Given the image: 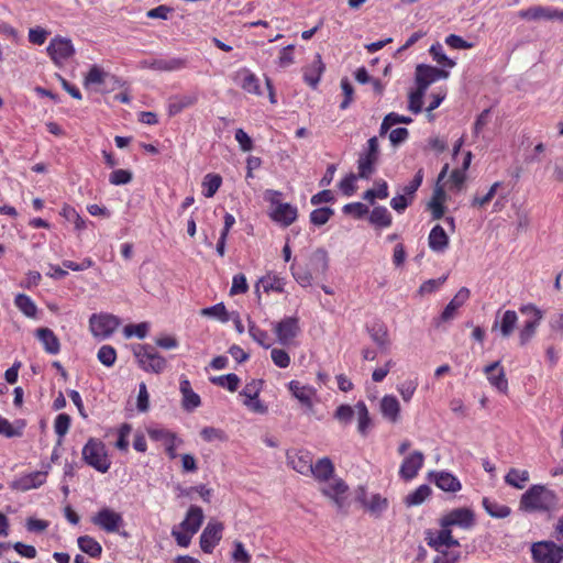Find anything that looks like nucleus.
Wrapping results in <instances>:
<instances>
[{
    "mask_svg": "<svg viewBox=\"0 0 563 563\" xmlns=\"http://www.w3.org/2000/svg\"><path fill=\"white\" fill-rule=\"evenodd\" d=\"M558 505L555 493L544 485H532L522 494L519 500V509L528 514L551 512Z\"/></svg>",
    "mask_w": 563,
    "mask_h": 563,
    "instance_id": "obj_1",
    "label": "nucleus"
},
{
    "mask_svg": "<svg viewBox=\"0 0 563 563\" xmlns=\"http://www.w3.org/2000/svg\"><path fill=\"white\" fill-rule=\"evenodd\" d=\"M203 519V510L199 506L191 505L188 508L184 520L172 529V536L176 543L181 548H188L191 543L192 537L201 528Z\"/></svg>",
    "mask_w": 563,
    "mask_h": 563,
    "instance_id": "obj_2",
    "label": "nucleus"
},
{
    "mask_svg": "<svg viewBox=\"0 0 563 563\" xmlns=\"http://www.w3.org/2000/svg\"><path fill=\"white\" fill-rule=\"evenodd\" d=\"M85 462L97 470L106 473L110 468L111 461L108 456L106 445L98 439H89L82 449Z\"/></svg>",
    "mask_w": 563,
    "mask_h": 563,
    "instance_id": "obj_3",
    "label": "nucleus"
},
{
    "mask_svg": "<svg viewBox=\"0 0 563 563\" xmlns=\"http://www.w3.org/2000/svg\"><path fill=\"white\" fill-rule=\"evenodd\" d=\"M519 310L522 314L528 317L518 333L520 345L525 346L536 336L543 319V311L533 303L523 305Z\"/></svg>",
    "mask_w": 563,
    "mask_h": 563,
    "instance_id": "obj_4",
    "label": "nucleus"
},
{
    "mask_svg": "<svg viewBox=\"0 0 563 563\" xmlns=\"http://www.w3.org/2000/svg\"><path fill=\"white\" fill-rule=\"evenodd\" d=\"M533 563H562L563 547L552 540L533 542L530 547Z\"/></svg>",
    "mask_w": 563,
    "mask_h": 563,
    "instance_id": "obj_5",
    "label": "nucleus"
},
{
    "mask_svg": "<svg viewBox=\"0 0 563 563\" xmlns=\"http://www.w3.org/2000/svg\"><path fill=\"white\" fill-rule=\"evenodd\" d=\"M121 324V320L111 313H93L89 318V328L95 336L109 338Z\"/></svg>",
    "mask_w": 563,
    "mask_h": 563,
    "instance_id": "obj_6",
    "label": "nucleus"
},
{
    "mask_svg": "<svg viewBox=\"0 0 563 563\" xmlns=\"http://www.w3.org/2000/svg\"><path fill=\"white\" fill-rule=\"evenodd\" d=\"M440 527H459L468 530L475 525V514L470 508H455L443 515L439 520Z\"/></svg>",
    "mask_w": 563,
    "mask_h": 563,
    "instance_id": "obj_7",
    "label": "nucleus"
},
{
    "mask_svg": "<svg viewBox=\"0 0 563 563\" xmlns=\"http://www.w3.org/2000/svg\"><path fill=\"white\" fill-rule=\"evenodd\" d=\"M46 52L54 64L60 66L75 54V48L69 38L57 35L51 40Z\"/></svg>",
    "mask_w": 563,
    "mask_h": 563,
    "instance_id": "obj_8",
    "label": "nucleus"
},
{
    "mask_svg": "<svg viewBox=\"0 0 563 563\" xmlns=\"http://www.w3.org/2000/svg\"><path fill=\"white\" fill-rule=\"evenodd\" d=\"M224 526L217 519H210L200 534V548L205 553H212L222 539Z\"/></svg>",
    "mask_w": 563,
    "mask_h": 563,
    "instance_id": "obj_9",
    "label": "nucleus"
},
{
    "mask_svg": "<svg viewBox=\"0 0 563 563\" xmlns=\"http://www.w3.org/2000/svg\"><path fill=\"white\" fill-rule=\"evenodd\" d=\"M424 539L430 548L441 553L445 552L443 548L460 547L459 540L453 538L452 529L449 527H441L437 532L428 530Z\"/></svg>",
    "mask_w": 563,
    "mask_h": 563,
    "instance_id": "obj_10",
    "label": "nucleus"
},
{
    "mask_svg": "<svg viewBox=\"0 0 563 563\" xmlns=\"http://www.w3.org/2000/svg\"><path fill=\"white\" fill-rule=\"evenodd\" d=\"M91 521L93 525L104 530L106 532H117L119 528L123 525L122 516L119 512L107 507L100 509L91 518Z\"/></svg>",
    "mask_w": 563,
    "mask_h": 563,
    "instance_id": "obj_11",
    "label": "nucleus"
},
{
    "mask_svg": "<svg viewBox=\"0 0 563 563\" xmlns=\"http://www.w3.org/2000/svg\"><path fill=\"white\" fill-rule=\"evenodd\" d=\"M288 465L303 476L312 472L313 455L308 450H295L287 453Z\"/></svg>",
    "mask_w": 563,
    "mask_h": 563,
    "instance_id": "obj_12",
    "label": "nucleus"
},
{
    "mask_svg": "<svg viewBox=\"0 0 563 563\" xmlns=\"http://www.w3.org/2000/svg\"><path fill=\"white\" fill-rule=\"evenodd\" d=\"M518 316L514 310H498L492 331H498L503 338H509L517 328Z\"/></svg>",
    "mask_w": 563,
    "mask_h": 563,
    "instance_id": "obj_13",
    "label": "nucleus"
},
{
    "mask_svg": "<svg viewBox=\"0 0 563 563\" xmlns=\"http://www.w3.org/2000/svg\"><path fill=\"white\" fill-rule=\"evenodd\" d=\"M290 394L308 410H311L317 397V389L310 385H303L298 380L288 383Z\"/></svg>",
    "mask_w": 563,
    "mask_h": 563,
    "instance_id": "obj_14",
    "label": "nucleus"
},
{
    "mask_svg": "<svg viewBox=\"0 0 563 563\" xmlns=\"http://www.w3.org/2000/svg\"><path fill=\"white\" fill-rule=\"evenodd\" d=\"M424 455L420 451H413L406 456L399 468V476L405 481L413 479L422 468Z\"/></svg>",
    "mask_w": 563,
    "mask_h": 563,
    "instance_id": "obj_15",
    "label": "nucleus"
},
{
    "mask_svg": "<svg viewBox=\"0 0 563 563\" xmlns=\"http://www.w3.org/2000/svg\"><path fill=\"white\" fill-rule=\"evenodd\" d=\"M448 71L429 65L421 64L418 65L416 68L417 85L418 87L423 88L426 90L432 82L441 78H448Z\"/></svg>",
    "mask_w": 563,
    "mask_h": 563,
    "instance_id": "obj_16",
    "label": "nucleus"
},
{
    "mask_svg": "<svg viewBox=\"0 0 563 563\" xmlns=\"http://www.w3.org/2000/svg\"><path fill=\"white\" fill-rule=\"evenodd\" d=\"M274 331L277 340L283 345H288L299 331L298 320L296 318H285L275 323Z\"/></svg>",
    "mask_w": 563,
    "mask_h": 563,
    "instance_id": "obj_17",
    "label": "nucleus"
},
{
    "mask_svg": "<svg viewBox=\"0 0 563 563\" xmlns=\"http://www.w3.org/2000/svg\"><path fill=\"white\" fill-rule=\"evenodd\" d=\"M470 295V289L462 287L442 311L438 319V324L453 320L457 314V310L468 300Z\"/></svg>",
    "mask_w": 563,
    "mask_h": 563,
    "instance_id": "obj_18",
    "label": "nucleus"
},
{
    "mask_svg": "<svg viewBox=\"0 0 563 563\" xmlns=\"http://www.w3.org/2000/svg\"><path fill=\"white\" fill-rule=\"evenodd\" d=\"M556 9L543 5H532L517 12L526 21L556 20Z\"/></svg>",
    "mask_w": 563,
    "mask_h": 563,
    "instance_id": "obj_19",
    "label": "nucleus"
},
{
    "mask_svg": "<svg viewBox=\"0 0 563 563\" xmlns=\"http://www.w3.org/2000/svg\"><path fill=\"white\" fill-rule=\"evenodd\" d=\"M297 216V208L288 202L278 205L269 211L271 219L283 227H289L292 224L296 221Z\"/></svg>",
    "mask_w": 563,
    "mask_h": 563,
    "instance_id": "obj_20",
    "label": "nucleus"
},
{
    "mask_svg": "<svg viewBox=\"0 0 563 563\" xmlns=\"http://www.w3.org/2000/svg\"><path fill=\"white\" fill-rule=\"evenodd\" d=\"M484 372L487 376L489 384L496 388L499 393L506 394L508 390V382L505 376L504 368L499 362H493L485 366Z\"/></svg>",
    "mask_w": 563,
    "mask_h": 563,
    "instance_id": "obj_21",
    "label": "nucleus"
},
{
    "mask_svg": "<svg viewBox=\"0 0 563 563\" xmlns=\"http://www.w3.org/2000/svg\"><path fill=\"white\" fill-rule=\"evenodd\" d=\"M47 476V471H36L20 476L14 482V487L19 490L26 492L42 486Z\"/></svg>",
    "mask_w": 563,
    "mask_h": 563,
    "instance_id": "obj_22",
    "label": "nucleus"
},
{
    "mask_svg": "<svg viewBox=\"0 0 563 563\" xmlns=\"http://www.w3.org/2000/svg\"><path fill=\"white\" fill-rule=\"evenodd\" d=\"M235 78L238 80V84L244 91L256 96H260L262 93L260 79L249 68H242L239 71H236Z\"/></svg>",
    "mask_w": 563,
    "mask_h": 563,
    "instance_id": "obj_23",
    "label": "nucleus"
},
{
    "mask_svg": "<svg viewBox=\"0 0 563 563\" xmlns=\"http://www.w3.org/2000/svg\"><path fill=\"white\" fill-rule=\"evenodd\" d=\"M432 475L434 476V484L443 492L457 493L462 489L460 479L450 472H434Z\"/></svg>",
    "mask_w": 563,
    "mask_h": 563,
    "instance_id": "obj_24",
    "label": "nucleus"
},
{
    "mask_svg": "<svg viewBox=\"0 0 563 563\" xmlns=\"http://www.w3.org/2000/svg\"><path fill=\"white\" fill-rule=\"evenodd\" d=\"M382 416L389 422L396 423L400 419V404L393 395H385L379 404Z\"/></svg>",
    "mask_w": 563,
    "mask_h": 563,
    "instance_id": "obj_25",
    "label": "nucleus"
},
{
    "mask_svg": "<svg viewBox=\"0 0 563 563\" xmlns=\"http://www.w3.org/2000/svg\"><path fill=\"white\" fill-rule=\"evenodd\" d=\"M346 490L347 485L341 478L334 477H332L328 485L321 489L322 494L331 498L339 508L343 506V496Z\"/></svg>",
    "mask_w": 563,
    "mask_h": 563,
    "instance_id": "obj_26",
    "label": "nucleus"
},
{
    "mask_svg": "<svg viewBox=\"0 0 563 563\" xmlns=\"http://www.w3.org/2000/svg\"><path fill=\"white\" fill-rule=\"evenodd\" d=\"M428 245L435 253H444L449 246V236L445 230L437 224L432 228L428 236Z\"/></svg>",
    "mask_w": 563,
    "mask_h": 563,
    "instance_id": "obj_27",
    "label": "nucleus"
},
{
    "mask_svg": "<svg viewBox=\"0 0 563 563\" xmlns=\"http://www.w3.org/2000/svg\"><path fill=\"white\" fill-rule=\"evenodd\" d=\"M334 474V465L329 457L319 459L312 464L310 476L320 483H328Z\"/></svg>",
    "mask_w": 563,
    "mask_h": 563,
    "instance_id": "obj_28",
    "label": "nucleus"
},
{
    "mask_svg": "<svg viewBox=\"0 0 563 563\" xmlns=\"http://www.w3.org/2000/svg\"><path fill=\"white\" fill-rule=\"evenodd\" d=\"M324 71V64L321 60L320 54L316 55V59L303 68V80L311 88H317L321 75Z\"/></svg>",
    "mask_w": 563,
    "mask_h": 563,
    "instance_id": "obj_29",
    "label": "nucleus"
},
{
    "mask_svg": "<svg viewBox=\"0 0 563 563\" xmlns=\"http://www.w3.org/2000/svg\"><path fill=\"white\" fill-rule=\"evenodd\" d=\"M147 434L151 440L159 443L163 448L172 443H183V439L177 437L176 433L162 427L147 428Z\"/></svg>",
    "mask_w": 563,
    "mask_h": 563,
    "instance_id": "obj_30",
    "label": "nucleus"
},
{
    "mask_svg": "<svg viewBox=\"0 0 563 563\" xmlns=\"http://www.w3.org/2000/svg\"><path fill=\"white\" fill-rule=\"evenodd\" d=\"M185 67V62L179 58L154 59L152 62L143 59V68H151L161 71H175Z\"/></svg>",
    "mask_w": 563,
    "mask_h": 563,
    "instance_id": "obj_31",
    "label": "nucleus"
},
{
    "mask_svg": "<svg viewBox=\"0 0 563 563\" xmlns=\"http://www.w3.org/2000/svg\"><path fill=\"white\" fill-rule=\"evenodd\" d=\"M308 266L316 275H324L329 267V256L324 249H317L311 253Z\"/></svg>",
    "mask_w": 563,
    "mask_h": 563,
    "instance_id": "obj_32",
    "label": "nucleus"
},
{
    "mask_svg": "<svg viewBox=\"0 0 563 563\" xmlns=\"http://www.w3.org/2000/svg\"><path fill=\"white\" fill-rule=\"evenodd\" d=\"M198 101V95L195 92L175 96L170 98L168 104L169 114L175 115L181 112L184 109L194 106Z\"/></svg>",
    "mask_w": 563,
    "mask_h": 563,
    "instance_id": "obj_33",
    "label": "nucleus"
},
{
    "mask_svg": "<svg viewBox=\"0 0 563 563\" xmlns=\"http://www.w3.org/2000/svg\"><path fill=\"white\" fill-rule=\"evenodd\" d=\"M25 421L22 419L10 422L8 419L0 416V435L5 438H16L23 434Z\"/></svg>",
    "mask_w": 563,
    "mask_h": 563,
    "instance_id": "obj_34",
    "label": "nucleus"
},
{
    "mask_svg": "<svg viewBox=\"0 0 563 563\" xmlns=\"http://www.w3.org/2000/svg\"><path fill=\"white\" fill-rule=\"evenodd\" d=\"M59 214L68 222L73 223L75 230L80 232L86 229L87 221L84 219L77 210L70 205L64 203L62 207Z\"/></svg>",
    "mask_w": 563,
    "mask_h": 563,
    "instance_id": "obj_35",
    "label": "nucleus"
},
{
    "mask_svg": "<svg viewBox=\"0 0 563 563\" xmlns=\"http://www.w3.org/2000/svg\"><path fill=\"white\" fill-rule=\"evenodd\" d=\"M36 338L43 344L46 352H58L59 341L51 329L41 328L36 330Z\"/></svg>",
    "mask_w": 563,
    "mask_h": 563,
    "instance_id": "obj_36",
    "label": "nucleus"
},
{
    "mask_svg": "<svg viewBox=\"0 0 563 563\" xmlns=\"http://www.w3.org/2000/svg\"><path fill=\"white\" fill-rule=\"evenodd\" d=\"M14 305L27 318H35L37 314L35 302L25 294H18L14 298Z\"/></svg>",
    "mask_w": 563,
    "mask_h": 563,
    "instance_id": "obj_37",
    "label": "nucleus"
},
{
    "mask_svg": "<svg viewBox=\"0 0 563 563\" xmlns=\"http://www.w3.org/2000/svg\"><path fill=\"white\" fill-rule=\"evenodd\" d=\"M391 214L386 207H375L369 214V222L379 228H388L391 225Z\"/></svg>",
    "mask_w": 563,
    "mask_h": 563,
    "instance_id": "obj_38",
    "label": "nucleus"
},
{
    "mask_svg": "<svg viewBox=\"0 0 563 563\" xmlns=\"http://www.w3.org/2000/svg\"><path fill=\"white\" fill-rule=\"evenodd\" d=\"M483 506L489 516L498 519L506 518L511 512L510 508L507 505L500 504L489 498L483 499Z\"/></svg>",
    "mask_w": 563,
    "mask_h": 563,
    "instance_id": "obj_39",
    "label": "nucleus"
},
{
    "mask_svg": "<svg viewBox=\"0 0 563 563\" xmlns=\"http://www.w3.org/2000/svg\"><path fill=\"white\" fill-rule=\"evenodd\" d=\"M258 284L263 287L265 292H283L285 290L286 282L277 275L267 274L260 279Z\"/></svg>",
    "mask_w": 563,
    "mask_h": 563,
    "instance_id": "obj_40",
    "label": "nucleus"
},
{
    "mask_svg": "<svg viewBox=\"0 0 563 563\" xmlns=\"http://www.w3.org/2000/svg\"><path fill=\"white\" fill-rule=\"evenodd\" d=\"M77 543L79 549L90 555L91 558L100 556L102 552V548L100 543L95 540L92 537L82 536L77 539Z\"/></svg>",
    "mask_w": 563,
    "mask_h": 563,
    "instance_id": "obj_41",
    "label": "nucleus"
},
{
    "mask_svg": "<svg viewBox=\"0 0 563 563\" xmlns=\"http://www.w3.org/2000/svg\"><path fill=\"white\" fill-rule=\"evenodd\" d=\"M355 415L357 416L358 432L365 435L371 427V417L364 401H358L355 405Z\"/></svg>",
    "mask_w": 563,
    "mask_h": 563,
    "instance_id": "obj_42",
    "label": "nucleus"
},
{
    "mask_svg": "<svg viewBox=\"0 0 563 563\" xmlns=\"http://www.w3.org/2000/svg\"><path fill=\"white\" fill-rule=\"evenodd\" d=\"M528 481L529 472L526 470L510 468L505 476V482L518 489L523 488Z\"/></svg>",
    "mask_w": 563,
    "mask_h": 563,
    "instance_id": "obj_43",
    "label": "nucleus"
},
{
    "mask_svg": "<svg viewBox=\"0 0 563 563\" xmlns=\"http://www.w3.org/2000/svg\"><path fill=\"white\" fill-rule=\"evenodd\" d=\"M222 184V178L218 174H207L202 180V194L207 198H211L216 195Z\"/></svg>",
    "mask_w": 563,
    "mask_h": 563,
    "instance_id": "obj_44",
    "label": "nucleus"
},
{
    "mask_svg": "<svg viewBox=\"0 0 563 563\" xmlns=\"http://www.w3.org/2000/svg\"><path fill=\"white\" fill-rule=\"evenodd\" d=\"M201 314L216 319L222 323L230 321L231 312H229L223 303H217L211 307L203 308Z\"/></svg>",
    "mask_w": 563,
    "mask_h": 563,
    "instance_id": "obj_45",
    "label": "nucleus"
},
{
    "mask_svg": "<svg viewBox=\"0 0 563 563\" xmlns=\"http://www.w3.org/2000/svg\"><path fill=\"white\" fill-rule=\"evenodd\" d=\"M166 365L165 358L161 354H143V368L159 373Z\"/></svg>",
    "mask_w": 563,
    "mask_h": 563,
    "instance_id": "obj_46",
    "label": "nucleus"
},
{
    "mask_svg": "<svg viewBox=\"0 0 563 563\" xmlns=\"http://www.w3.org/2000/svg\"><path fill=\"white\" fill-rule=\"evenodd\" d=\"M290 271H291V274L294 276V278L296 279V282L302 286V287H308L311 285L312 283V277L313 275H316L311 269L310 267L308 266L307 268H302L300 266H297L295 264H292L290 266Z\"/></svg>",
    "mask_w": 563,
    "mask_h": 563,
    "instance_id": "obj_47",
    "label": "nucleus"
},
{
    "mask_svg": "<svg viewBox=\"0 0 563 563\" xmlns=\"http://www.w3.org/2000/svg\"><path fill=\"white\" fill-rule=\"evenodd\" d=\"M388 195V185L385 180L380 179L376 181V188L368 189L364 192L363 198L374 203L376 198L386 199Z\"/></svg>",
    "mask_w": 563,
    "mask_h": 563,
    "instance_id": "obj_48",
    "label": "nucleus"
},
{
    "mask_svg": "<svg viewBox=\"0 0 563 563\" xmlns=\"http://www.w3.org/2000/svg\"><path fill=\"white\" fill-rule=\"evenodd\" d=\"M431 494V488L428 485H420L412 493L407 495L406 504L408 506L421 505Z\"/></svg>",
    "mask_w": 563,
    "mask_h": 563,
    "instance_id": "obj_49",
    "label": "nucleus"
},
{
    "mask_svg": "<svg viewBox=\"0 0 563 563\" xmlns=\"http://www.w3.org/2000/svg\"><path fill=\"white\" fill-rule=\"evenodd\" d=\"M109 78V74L103 71L98 66H92L90 70L88 71L87 76L85 77V86H93V85H102L106 84L107 79Z\"/></svg>",
    "mask_w": 563,
    "mask_h": 563,
    "instance_id": "obj_50",
    "label": "nucleus"
},
{
    "mask_svg": "<svg viewBox=\"0 0 563 563\" xmlns=\"http://www.w3.org/2000/svg\"><path fill=\"white\" fill-rule=\"evenodd\" d=\"M376 161L360 154L357 159V168H358V178L368 179L371 175L375 172Z\"/></svg>",
    "mask_w": 563,
    "mask_h": 563,
    "instance_id": "obj_51",
    "label": "nucleus"
},
{
    "mask_svg": "<svg viewBox=\"0 0 563 563\" xmlns=\"http://www.w3.org/2000/svg\"><path fill=\"white\" fill-rule=\"evenodd\" d=\"M501 185H503V183L496 181L490 186V188L484 196H482V197L474 196L471 201L472 207L484 208L487 203H489L492 201V199L495 197L498 188H500Z\"/></svg>",
    "mask_w": 563,
    "mask_h": 563,
    "instance_id": "obj_52",
    "label": "nucleus"
},
{
    "mask_svg": "<svg viewBox=\"0 0 563 563\" xmlns=\"http://www.w3.org/2000/svg\"><path fill=\"white\" fill-rule=\"evenodd\" d=\"M211 382L230 391H235L240 384V378L235 374H227L211 378Z\"/></svg>",
    "mask_w": 563,
    "mask_h": 563,
    "instance_id": "obj_53",
    "label": "nucleus"
},
{
    "mask_svg": "<svg viewBox=\"0 0 563 563\" xmlns=\"http://www.w3.org/2000/svg\"><path fill=\"white\" fill-rule=\"evenodd\" d=\"M429 52L437 63L450 68L455 66V62L444 54L443 46L440 43L432 44Z\"/></svg>",
    "mask_w": 563,
    "mask_h": 563,
    "instance_id": "obj_54",
    "label": "nucleus"
},
{
    "mask_svg": "<svg viewBox=\"0 0 563 563\" xmlns=\"http://www.w3.org/2000/svg\"><path fill=\"white\" fill-rule=\"evenodd\" d=\"M365 507L372 512L379 515L388 507V501L386 498L382 497L379 494H374L371 496L368 501L365 504Z\"/></svg>",
    "mask_w": 563,
    "mask_h": 563,
    "instance_id": "obj_55",
    "label": "nucleus"
},
{
    "mask_svg": "<svg viewBox=\"0 0 563 563\" xmlns=\"http://www.w3.org/2000/svg\"><path fill=\"white\" fill-rule=\"evenodd\" d=\"M249 333L262 347L268 349L271 346L268 334L253 322H249Z\"/></svg>",
    "mask_w": 563,
    "mask_h": 563,
    "instance_id": "obj_56",
    "label": "nucleus"
},
{
    "mask_svg": "<svg viewBox=\"0 0 563 563\" xmlns=\"http://www.w3.org/2000/svg\"><path fill=\"white\" fill-rule=\"evenodd\" d=\"M332 214L333 210L329 207L318 208L310 213V221L316 225H323L329 221Z\"/></svg>",
    "mask_w": 563,
    "mask_h": 563,
    "instance_id": "obj_57",
    "label": "nucleus"
},
{
    "mask_svg": "<svg viewBox=\"0 0 563 563\" xmlns=\"http://www.w3.org/2000/svg\"><path fill=\"white\" fill-rule=\"evenodd\" d=\"M49 34L51 32L42 26H35L29 30L27 38L29 42L34 45H43L46 42Z\"/></svg>",
    "mask_w": 563,
    "mask_h": 563,
    "instance_id": "obj_58",
    "label": "nucleus"
},
{
    "mask_svg": "<svg viewBox=\"0 0 563 563\" xmlns=\"http://www.w3.org/2000/svg\"><path fill=\"white\" fill-rule=\"evenodd\" d=\"M417 386H418L417 380L407 379L397 386V390L399 391L404 401L408 402L413 397Z\"/></svg>",
    "mask_w": 563,
    "mask_h": 563,
    "instance_id": "obj_59",
    "label": "nucleus"
},
{
    "mask_svg": "<svg viewBox=\"0 0 563 563\" xmlns=\"http://www.w3.org/2000/svg\"><path fill=\"white\" fill-rule=\"evenodd\" d=\"M426 89L417 87L416 91L410 92L409 95V104L408 108L413 113H420L422 110V99L426 93Z\"/></svg>",
    "mask_w": 563,
    "mask_h": 563,
    "instance_id": "obj_60",
    "label": "nucleus"
},
{
    "mask_svg": "<svg viewBox=\"0 0 563 563\" xmlns=\"http://www.w3.org/2000/svg\"><path fill=\"white\" fill-rule=\"evenodd\" d=\"M201 438L206 442H214V441H224L227 440V435L223 430L213 428V427H205L200 431Z\"/></svg>",
    "mask_w": 563,
    "mask_h": 563,
    "instance_id": "obj_61",
    "label": "nucleus"
},
{
    "mask_svg": "<svg viewBox=\"0 0 563 563\" xmlns=\"http://www.w3.org/2000/svg\"><path fill=\"white\" fill-rule=\"evenodd\" d=\"M70 427V417L67 413H59L54 421L55 433L62 439Z\"/></svg>",
    "mask_w": 563,
    "mask_h": 563,
    "instance_id": "obj_62",
    "label": "nucleus"
},
{
    "mask_svg": "<svg viewBox=\"0 0 563 563\" xmlns=\"http://www.w3.org/2000/svg\"><path fill=\"white\" fill-rule=\"evenodd\" d=\"M355 415V407H351L350 405H340L335 412H334V418L343 423V424H347L352 421L353 417Z\"/></svg>",
    "mask_w": 563,
    "mask_h": 563,
    "instance_id": "obj_63",
    "label": "nucleus"
},
{
    "mask_svg": "<svg viewBox=\"0 0 563 563\" xmlns=\"http://www.w3.org/2000/svg\"><path fill=\"white\" fill-rule=\"evenodd\" d=\"M233 547L232 560L234 563H251V555L242 542L234 541Z\"/></svg>",
    "mask_w": 563,
    "mask_h": 563,
    "instance_id": "obj_64",
    "label": "nucleus"
}]
</instances>
